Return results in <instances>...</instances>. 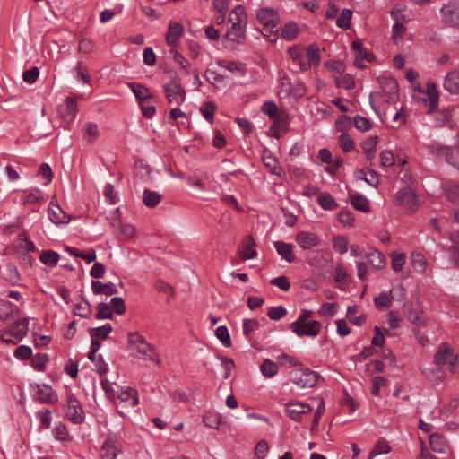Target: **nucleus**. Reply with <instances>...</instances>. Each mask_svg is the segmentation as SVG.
<instances>
[{
    "label": "nucleus",
    "mask_w": 459,
    "mask_h": 459,
    "mask_svg": "<svg viewBox=\"0 0 459 459\" xmlns=\"http://www.w3.org/2000/svg\"><path fill=\"white\" fill-rule=\"evenodd\" d=\"M289 55L293 64L298 65L302 71L318 65L321 59L319 48L316 45H310L307 48L295 45L289 49Z\"/></svg>",
    "instance_id": "f257e3e1"
},
{
    "label": "nucleus",
    "mask_w": 459,
    "mask_h": 459,
    "mask_svg": "<svg viewBox=\"0 0 459 459\" xmlns=\"http://www.w3.org/2000/svg\"><path fill=\"white\" fill-rule=\"evenodd\" d=\"M381 89L369 94L371 108L377 111L381 103H394L399 99L398 83L393 78H385L380 82Z\"/></svg>",
    "instance_id": "f03ea898"
},
{
    "label": "nucleus",
    "mask_w": 459,
    "mask_h": 459,
    "mask_svg": "<svg viewBox=\"0 0 459 459\" xmlns=\"http://www.w3.org/2000/svg\"><path fill=\"white\" fill-rule=\"evenodd\" d=\"M29 323V317L16 320L12 326L0 330V339L5 343L17 344L27 335Z\"/></svg>",
    "instance_id": "7ed1b4c3"
},
{
    "label": "nucleus",
    "mask_w": 459,
    "mask_h": 459,
    "mask_svg": "<svg viewBox=\"0 0 459 459\" xmlns=\"http://www.w3.org/2000/svg\"><path fill=\"white\" fill-rule=\"evenodd\" d=\"M117 411L125 417L126 416V409L134 408L139 403L138 393L135 389L129 386H119L117 391Z\"/></svg>",
    "instance_id": "20e7f679"
},
{
    "label": "nucleus",
    "mask_w": 459,
    "mask_h": 459,
    "mask_svg": "<svg viewBox=\"0 0 459 459\" xmlns=\"http://www.w3.org/2000/svg\"><path fill=\"white\" fill-rule=\"evenodd\" d=\"M429 154L444 159L450 165L459 169V159L457 158L456 152H454L451 148L447 145H444L437 141H430L427 145Z\"/></svg>",
    "instance_id": "39448f33"
},
{
    "label": "nucleus",
    "mask_w": 459,
    "mask_h": 459,
    "mask_svg": "<svg viewBox=\"0 0 459 459\" xmlns=\"http://www.w3.org/2000/svg\"><path fill=\"white\" fill-rule=\"evenodd\" d=\"M394 203L409 212H413L420 204L416 192L411 187H403L397 191Z\"/></svg>",
    "instance_id": "423d86ee"
},
{
    "label": "nucleus",
    "mask_w": 459,
    "mask_h": 459,
    "mask_svg": "<svg viewBox=\"0 0 459 459\" xmlns=\"http://www.w3.org/2000/svg\"><path fill=\"white\" fill-rule=\"evenodd\" d=\"M414 91L415 97L423 102L429 112H432L437 108L439 93L435 83L428 82L426 91L415 89Z\"/></svg>",
    "instance_id": "0eeeda50"
},
{
    "label": "nucleus",
    "mask_w": 459,
    "mask_h": 459,
    "mask_svg": "<svg viewBox=\"0 0 459 459\" xmlns=\"http://www.w3.org/2000/svg\"><path fill=\"white\" fill-rule=\"evenodd\" d=\"M290 327L299 337L308 336L314 338L319 334L321 324L316 320H311L307 323H291Z\"/></svg>",
    "instance_id": "6e6552de"
},
{
    "label": "nucleus",
    "mask_w": 459,
    "mask_h": 459,
    "mask_svg": "<svg viewBox=\"0 0 459 459\" xmlns=\"http://www.w3.org/2000/svg\"><path fill=\"white\" fill-rule=\"evenodd\" d=\"M440 14L444 23L459 28V2L452 1L444 4Z\"/></svg>",
    "instance_id": "1a4fd4ad"
},
{
    "label": "nucleus",
    "mask_w": 459,
    "mask_h": 459,
    "mask_svg": "<svg viewBox=\"0 0 459 459\" xmlns=\"http://www.w3.org/2000/svg\"><path fill=\"white\" fill-rule=\"evenodd\" d=\"M257 21L268 30L276 28L280 21L279 13L271 7H263L256 12Z\"/></svg>",
    "instance_id": "9d476101"
},
{
    "label": "nucleus",
    "mask_w": 459,
    "mask_h": 459,
    "mask_svg": "<svg viewBox=\"0 0 459 459\" xmlns=\"http://www.w3.org/2000/svg\"><path fill=\"white\" fill-rule=\"evenodd\" d=\"M291 379L299 387H313L316 384L317 374L307 368L297 369L292 373Z\"/></svg>",
    "instance_id": "9b49d317"
},
{
    "label": "nucleus",
    "mask_w": 459,
    "mask_h": 459,
    "mask_svg": "<svg viewBox=\"0 0 459 459\" xmlns=\"http://www.w3.org/2000/svg\"><path fill=\"white\" fill-rule=\"evenodd\" d=\"M65 415L70 421L75 424H80L84 420L85 416L81 403L74 395L67 397Z\"/></svg>",
    "instance_id": "f8f14e48"
},
{
    "label": "nucleus",
    "mask_w": 459,
    "mask_h": 459,
    "mask_svg": "<svg viewBox=\"0 0 459 459\" xmlns=\"http://www.w3.org/2000/svg\"><path fill=\"white\" fill-rule=\"evenodd\" d=\"M16 199L21 204H36L43 201V193L39 188H29L24 190H16Z\"/></svg>",
    "instance_id": "ddd939ff"
},
{
    "label": "nucleus",
    "mask_w": 459,
    "mask_h": 459,
    "mask_svg": "<svg viewBox=\"0 0 459 459\" xmlns=\"http://www.w3.org/2000/svg\"><path fill=\"white\" fill-rule=\"evenodd\" d=\"M457 360V357L454 356L449 345L443 342L439 345L437 353L434 356V361L437 365L441 366L446 363L450 366V370H453Z\"/></svg>",
    "instance_id": "4468645a"
},
{
    "label": "nucleus",
    "mask_w": 459,
    "mask_h": 459,
    "mask_svg": "<svg viewBox=\"0 0 459 459\" xmlns=\"http://www.w3.org/2000/svg\"><path fill=\"white\" fill-rule=\"evenodd\" d=\"M35 399L41 403L54 404L58 401V396L48 385H35Z\"/></svg>",
    "instance_id": "2eb2a0df"
},
{
    "label": "nucleus",
    "mask_w": 459,
    "mask_h": 459,
    "mask_svg": "<svg viewBox=\"0 0 459 459\" xmlns=\"http://www.w3.org/2000/svg\"><path fill=\"white\" fill-rule=\"evenodd\" d=\"M285 411L287 415L293 420L299 421L304 414H307L312 411L309 404L300 402H290L286 403Z\"/></svg>",
    "instance_id": "dca6fc26"
},
{
    "label": "nucleus",
    "mask_w": 459,
    "mask_h": 459,
    "mask_svg": "<svg viewBox=\"0 0 459 459\" xmlns=\"http://www.w3.org/2000/svg\"><path fill=\"white\" fill-rule=\"evenodd\" d=\"M295 241L303 250H308L319 245V238L314 232L302 230L297 233Z\"/></svg>",
    "instance_id": "f3484780"
},
{
    "label": "nucleus",
    "mask_w": 459,
    "mask_h": 459,
    "mask_svg": "<svg viewBox=\"0 0 459 459\" xmlns=\"http://www.w3.org/2000/svg\"><path fill=\"white\" fill-rule=\"evenodd\" d=\"M165 92L170 104L181 105L186 100L185 91L176 82H169L165 86Z\"/></svg>",
    "instance_id": "a211bd4d"
},
{
    "label": "nucleus",
    "mask_w": 459,
    "mask_h": 459,
    "mask_svg": "<svg viewBox=\"0 0 459 459\" xmlns=\"http://www.w3.org/2000/svg\"><path fill=\"white\" fill-rule=\"evenodd\" d=\"M48 213L49 220L56 225L67 224L71 221V217L53 200L49 204Z\"/></svg>",
    "instance_id": "6ab92c4d"
},
{
    "label": "nucleus",
    "mask_w": 459,
    "mask_h": 459,
    "mask_svg": "<svg viewBox=\"0 0 459 459\" xmlns=\"http://www.w3.org/2000/svg\"><path fill=\"white\" fill-rule=\"evenodd\" d=\"M77 112V105L74 99L67 97L59 106V114L63 120L71 123L74 120Z\"/></svg>",
    "instance_id": "aec40b11"
},
{
    "label": "nucleus",
    "mask_w": 459,
    "mask_h": 459,
    "mask_svg": "<svg viewBox=\"0 0 459 459\" xmlns=\"http://www.w3.org/2000/svg\"><path fill=\"white\" fill-rule=\"evenodd\" d=\"M184 28L179 22H170L166 35V42L169 46L175 48L178 46V40L183 35Z\"/></svg>",
    "instance_id": "412c9836"
},
{
    "label": "nucleus",
    "mask_w": 459,
    "mask_h": 459,
    "mask_svg": "<svg viewBox=\"0 0 459 459\" xmlns=\"http://www.w3.org/2000/svg\"><path fill=\"white\" fill-rule=\"evenodd\" d=\"M262 160L264 165L269 171L278 177H281L283 173L282 168L280 166L277 159L271 153L270 151L264 150L262 153Z\"/></svg>",
    "instance_id": "4be33fe9"
},
{
    "label": "nucleus",
    "mask_w": 459,
    "mask_h": 459,
    "mask_svg": "<svg viewBox=\"0 0 459 459\" xmlns=\"http://www.w3.org/2000/svg\"><path fill=\"white\" fill-rule=\"evenodd\" d=\"M118 452V444L116 437L108 436L101 447V458L116 459Z\"/></svg>",
    "instance_id": "5701e85b"
},
{
    "label": "nucleus",
    "mask_w": 459,
    "mask_h": 459,
    "mask_svg": "<svg viewBox=\"0 0 459 459\" xmlns=\"http://www.w3.org/2000/svg\"><path fill=\"white\" fill-rule=\"evenodd\" d=\"M352 47L356 50L355 65L359 68H365L364 61L371 62L373 60L372 54L365 49L360 42L354 41Z\"/></svg>",
    "instance_id": "b1692460"
},
{
    "label": "nucleus",
    "mask_w": 459,
    "mask_h": 459,
    "mask_svg": "<svg viewBox=\"0 0 459 459\" xmlns=\"http://www.w3.org/2000/svg\"><path fill=\"white\" fill-rule=\"evenodd\" d=\"M204 78L209 83L218 89L224 88L229 83V78L227 75L221 74L212 69H207L205 71Z\"/></svg>",
    "instance_id": "393cba45"
},
{
    "label": "nucleus",
    "mask_w": 459,
    "mask_h": 459,
    "mask_svg": "<svg viewBox=\"0 0 459 459\" xmlns=\"http://www.w3.org/2000/svg\"><path fill=\"white\" fill-rule=\"evenodd\" d=\"M444 89L451 94H459V71L449 72L444 79Z\"/></svg>",
    "instance_id": "a878e982"
},
{
    "label": "nucleus",
    "mask_w": 459,
    "mask_h": 459,
    "mask_svg": "<svg viewBox=\"0 0 459 459\" xmlns=\"http://www.w3.org/2000/svg\"><path fill=\"white\" fill-rule=\"evenodd\" d=\"M137 354L140 358L149 360L157 365L162 364L160 353L158 352L156 348L151 343L146 344L141 351L137 352Z\"/></svg>",
    "instance_id": "bb28decb"
},
{
    "label": "nucleus",
    "mask_w": 459,
    "mask_h": 459,
    "mask_svg": "<svg viewBox=\"0 0 459 459\" xmlns=\"http://www.w3.org/2000/svg\"><path fill=\"white\" fill-rule=\"evenodd\" d=\"M137 354L140 358L149 360L157 365L162 364L160 353L158 352L156 348L151 343L146 344L141 351L137 352Z\"/></svg>",
    "instance_id": "cd10ccee"
},
{
    "label": "nucleus",
    "mask_w": 459,
    "mask_h": 459,
    "mask_svg": "<svg viewBox=\"0 0 459 459\" xmlns=\"http://www.w3.org/2000/svg\"><path fill=\"white\" fill-rule=\"evenodd\" d=\"M273 246L277 251V254L288 263L294 261L293 246L284 241H275Z\"/></svg>",
    "instance_id": "c85d7f7f"
},
{
    "label": "nucleus",
    "mask_w": 459,
    "mask_h": 459,
    "mask_svg": "<svg viewBox=\"0 0 459 459\" xmlns=\"http://www.w3.org/2000/svg\"><path fill=\"white\" fill-rule=\"evenodd\" d=\"M91 290L95 295L104 294L111 296L117 293V289L113 282L102 283L99 281L91 282Z\"/></svg>",
    "instance_id": "c756f323"
},
{
    "label": "nucleus",
    "mask_w": 459,
    "mask_h": 459,
    "mask_svg": "<svg viewBox=\"0 0 459 459\" xmlns=\"http://www.w3.org/2000/svg\"><path fill=\"white\" fill-rule=\"evenodd\" d=\"M239 255L245 259L249 260L256 257L257 253L255 250V240L252 237H247L239 249Z\"/></svg>",
    "instance_id": "7c9ffc66"
},
{
    "label": "nucleus",
    "mask_w": 459,
    "mask_h": 459,
    "mask_svg": "<svg viewBox=\"0 0 459 459\" xmlns=\"http://www.w3.org/2000/svg\"><path fill=\"white\" fill-rule=\"evenodd\" d=\"M217 64L219 67L229 71L234 75H244L246 74V67L240 62L220 60Z\"/></svg>",
    "instance_id": "2f4dec72"
},
{
    "label": "nucleus",
    "mask_w": 459,
    "mask_h": 459,
    "mask_svg": "<svg viewBox=\"0 0 459 459\" xmlns=\"http://www.w3.org/2000/svg\"><path fill=\"white\" fill-rule=\"evenodd\" d=\"M231 24L247 25V14L243 5L236 6L229 15Z\"/></svg>",
    "instance_id": "473e14b6"
},
{
    "label": "nucleus",
    "mask_w": 459,
    "mask_h": 459,
    "mask_svg": "<svg viewBox=\"0 0 459 459\" xmlns=\"http://www.w3.org/2000/svg\"><path fill=\"white\" fill-rule=\"evenodd\" d=\"M19 313V307L8 300H0V320L7 321Z\"/></svg>",
    "instance_id": "72a5a7b5"
},
{
    "label": "nucleus",
    "mask_w": 459,
    "mask_h": 459,
    "mask_svg": "<svg viewBox=\"0 0 459 459\" xmlns=\"http://www.w3.org/2000/svg\"><path fill=\"white\" fill-rule=\"evenodd\" d=\"M430 448L436 453H446L448 450V444L446 438L437 434H431L429 437Z\"/></svg>",
    "instance_id": "f704fd0d"
},
{
    "label": "nucleus",
    "mask_w": 459,
    "mask_h": 459,
    "mask_svg": "<svg viewBox=\"0 0 459 459\" xmlns=\"http://www.w3.org/2000/svg\"><path fill=\"white\" fill-rule=\"evenodd\" d=\"M247 30L246 25L231 24V27L228 30L224 35V39L232 42H238L244 38Z\"/></svg>",
    "instance_id": "c9c22d12"
},
{
    "label": "nucleus",
    "mask_w": 459,
    "mask_h": 459,
    "mask_svg": "<svg viewBox=\"0 0 459 459\" xmlns=\"http://www.w3.org/2000/svg\"><path fill=\"white\" fill-rule=\"evenodd\" d=\"M127 342L130 347L134 350L136 353L149 343L144 336L139 332H129L127 333Z\"/></svg>",
    "instance_id": "e433bc0d"
},
{
    "label": "nucleus",
    "mask_w": 459,
    "mask_h": 459,
    "mask_svg": "<svg viewBox=\"0 0 459 459\" xmlns=\"http://www.w3.org/2000/svg\"><path fill=\"white\" fill-rule=\"evenodd\" d=\"M128 87L134 92L135 98L140 103H143L144 101H147L153 97L146 87L139 83L130 82L128 83Z\"/></svg>",
    "instance_id": "4c0bfd02"
},
{
    "label": "nucleus",
    "mask_w": 459,
    "mask_h": 459,
    "mask_svg": "<svg viewBox=\"0 0 459 459\" xmlns=\"http://www.w3.org/2000/svg\"><path fill=\"white\" fill-rule=\"evenodd\" d=\"M299 34V28L298 24L294 22H287L281 29V37L286 40H293Z\"/></svg>",
    "instance_id": "58836bf2"
},
{
    "label": "nucleus",
    "mask_w": 459,
    "mask_h": 459,
    "mask_svg": "<svg viewBox=\"0 0 459 459\" xmlns=\"http://www.w3.org/2000/svg\"><path fill=\"white\" fill-rule=\"evenodd\" d=\"M317 202L320 206L325 211H333L338 207V204L333 197L327 192H323L318 195Z\"/></svg>",
    "instance_id": "ea45409f"
},
{
    "label": "nucleus",
    "mask_w": 459,
    "mask_h": 459,
    "mask_svg": "<svg viewBox=\"0 0 459 459\" xmlns=\"http://www.w3.org/2000/svg\"><path fill=\"white\" fill-rule=\"evenodd\" d=\"M161 200V195L152 190L145 189L143 194V202L145 206L152 208L157 206Z\"/></svg>",
    "instance_id": "a19ab883"
},
{
    "label": "nucleus",
    "mask_w": 459,
    "mask_h": 459,
    "mask_svg": "<svg viewBox=\"0 0 459 459\" xmlns=\"http://www.w3.org/2000/svg\"><path fill=\"white\" fill-rule=\"evenodd\" d=\"M73 312L82 318H87L91 314V307L87 300L81 299L74 304Z\"/></svg>",
    "instance_id": "79ce46f5"
},
{
    "label": "nucleus",
    "mask_w": 459,
    "mask_h": 459,
    "mask_svg": "<svg viewBox=\"0 0 459 459\" xmlns=\"http://www.w3.org/2000/svg\"><path fill=\"white\" fill-rule=\"evenodd\" d=\"M391 17L394 21L409 22L411 15L407 13L406 5L403 4H397L391 11Z\"/></svg>",
    "instance_id": "37998d69"
},
{
    "label": "nucleus",
    "mask_w": 459,
    "mask_h": 459,
    "mask_svg": "<svg viewBox=\"0 0 459 459\" xmlns=\"http://www.w3.org/2000/svg\"><path fill=\"white\" fill-rule=\"evenodd\" d=\"M411 264L413 270L417 273H423L426 270L427 261L423 255L420 253H412L411 255Z\"/></svg>",
    "instance_id": "c03bdc74"
},
{
    "label": "nucleus",
    "mask_w": 459,
    "mask_h": 459,
    "mask_svg": "<svg viewBox=\"0 0 459 459\" xmlns=\"http://www.w3.org/2000/svg\"><path fill=\"white\" fill-rule=\"evenodd\" d=\"M391 452V447L389 444L382 439L379 440L372 448V450L369 453L368 459H374L376 456L380 455H385Z\"/></svg>",
    "instance_id": "a18cd8bd"
},
{
    "label": "nucleus",
    "mask_w": 459,
    "mask_h": 459,
    "mask_svg": "<svg viewBox=\"0 0 459 459\" xmlns=\"http://www.w3.org/2000/svg\"><path fill=\"white\" fill-rule=\"evenodd\" d=\"M59 255L53 250L43 251L39 256V261L46 265L55 266L58 263Z\"/></svg>",
    "instance_id": "49530a36"
},
{
    "label": "nucleus",
    "mask_w": 459,
    "mask_h": 459,
    "mask_svg": "<svg viewBox=\"0 0 459 459\" xmlns=\"http://www.w3.org/2000/svg\"><path fill=\"white\" fill-rule=\"evenodd\" d=\"M377 144V136H370L362 144L363 151L368 160H372L375 156Z\"/></svg>",
    "instance_id": "de8ad7c7"
},
{
    "label": "nucleus",
    "mask_w": 459,
    "mask_h": 459,
    "mask_svg": "<svg viewBox=\"0 0 459 459\" xmlns=\"http://www.w3.org/2000/svg\"><path fill=\"white\" fill-rule=\"evenodd\" d=\"M351 203L352 206L360 212H368L369 211V203L368 199L359 195H351Z\"/></svg>",
    "instance_id": "09e8293b"
},
{
    "label": "nucleus",
    "mask_w": 459,
    "mask_h": 459,
    "mask_svg": "<svg viewBox=\"0 0 459 459\" xmlns=\"http://www.w3.org/2000/svg\"><path fill=\"white\" fill-rule=\"evenodd\" d=\"M100 130L96 124L87 123L83 130V137L88 143H92L100 135Z\"/></svg>",
    "instance_id": "8fccbe9b"
},
{
    "label": "nucleus",
    "mask_w": 459,
    "mask_h": 459,
    "mask_svg": "<svg viewBox=\"0 0 459 459\" xmlns=\"http://www.w3.org/2000/svg\"><path fill=\"white\" fill-rule=\"evenodd\" d=\"M262 374L267 377H273L278 372V366L273 360L266 359L260 367Z\"/></svg>",
    "instance_id": "3c124183"
},
{
    "label": "nucleus",
    "mask_w": 459,
    "mask_h": 459,
    "mask_svg": "<svg viewBox=\"0 0 459 459\" xmlns=\"http://www.w3.org/2000/svg\"><path fill=\"white\" fill-rule=\"evenodd\" d=\"M352 12L351 9H343L337 16L336 24L339 28L348 29L351 26Z\"/></svg>",
    "instance_id": "603ef678"
},
{
    "label": "nucleus",
    "mask_w": 459,
    "mask_h": 459,
    "mask_svg": "<svg viewBox=\"0 0 459 459\" xmlns=\"http://www.w3.org/2000/svg\"><path fill=\"white\" fill-rule=\"evenodd\" d=\"M112 331L110 324H105L99 327H94L90 330V335L100 339H106Z\"/></svg>",
    "instance_id": "864d4df0"
},
{
    "label": "nucleus",
    "mask_w": 459,
    "mask_h": 459,
    "mask_svg": "<svg viewBox=\"0 0 459 459\" xmlns=\"http://www.w3.org/2000/svg\"><path fill=\"white\" fill-rule=\"evenodd\" d=\"M215 335L224 347H230V335L226 326L221 325L215 330Z\"/></svg>",
    "instance_id": "5fc2aeb1"
},
{
    "label": "nucleus",
    "mask_w": 459,
    "mask_h": 459,
    "mask_svg": "<svg viewBox=\"0 0 459 459\" xmlns=\"http://www.w3.org/2000/svg\"><path fill=\"white\" fill-rule=\"evenodd\" d=\"M333 248L335 252L343 255L348 250V241L342 236H335L333 238Z\"/></svg>",
    "instance_id": "6e6d98bb"
},
{
    "label": "nucleus",
    "mask_w": 459,
    "mask_h": 459,
    "mask_svg": "<svg viewBox=\"0 0 459 459\" xmlns=\"http://www.w3.org/2000/svg\"><path fill=\"white\" fill-rule=\"evenodd\" d=\"M215 110L216 105L213 102H205L200 108L201 114L209 122L213 121Z\"/></svg>",
    "instance_id": "4d7b16f0"
},
{
    "label": "nucleus",
    "mask_w": 459,
    "mask_h": 459,
    "mask_svg": "<svg viewBox=\"0 0 459 459\" xmlns=\"http://www.w3.org/2000/svg\"><path fill=\"white\" fill-rule=\"evenodd\" d=\"M170 53L173 55V59L179 68L186 74H189L190 62L176 50H171Z\"/></svg>",
    "instance_id": "13d9d810"
},
{
    "label": "nucleus",
    "mask_w": 459,
    "mask_h": 459,
    "mask_svg": "<svg viewBox=\"0 0 459 459\" xmlns=\"http://www.w3.org/2000/svg\"><path fill=\"white\" fill-rule=\"evenodd\" d=\"M96 317L98 319H111L113 317V312L108 303L101 302L97 306Z\"/></svg>",
    "instance_id": "bf43d9fd"
},
{
    "label": "nucleus",
    "mask_w": 459,
    "mask_h": 459,
    "mask_svg": "<svg viewBox=\"0 0 459 459\" xmlns=\"http://www.w3.org/2000/svg\"><path fill=\"white\" fill-rule=\"evenodd\" d=\"M374 303L377 308L384 309L389 307L392 304V299L386 292H381L374 299Z\"/></svg>",
    "instance_id": "052dcab7"
},
{
    "label": "nucleus",
    "mask_w": 459,
    "mask_h": 459,
    "mask_svg": "<svg viewBox=\"0 0 459 459\" xmlns=\"http://www.w3.org/2000/svg\"><path fill=\"white\" fill-rule=\"evenodd\" d=\"M205 426L212 429H218L221 424L220 417L212 412H206L203 417Z\"/></svg>",
    "instance_id": "680f3d73"
},
{
    "label": "nucleus",
    "mask_w": 459,
    "mask_h": 459,
    "mask_svg": "<svg viewBox=\"0 0 459 459\" xmlns=\"http://www.w3.org/2000/svg\"><path fill=\"white\" fill-rule=\"evenodd\" d=\"M381 166L383 168H389L394 165L395 159L393 152L385 150L380 153Z\"/></svg>",
    "instance_id": "e2e57ef3"
},
{
    "label": "nucleus",
    "mask_w": 459,
    "mask_h": 459,
    "mask_svg": "<svg viewBox=\"0 0 459 459\" xmlns=\"http://www.w3.org/2000/svg\"><path fill=\"white\" fill-rule=\"evenodd\" d=\"M261 110L264 114L268 115L270 117H275L278 113V107L273 100L264 101L261 107Z\"/></svg>",
    "instance_id": "0e129e2a"
},
{
    "label": "nucleus",
    "mask_w": 459,
    "mask_h": 459,
    "mask_svg": "<svg viewBox=\"0 0 459 459\" xmlns=\"http://www.w3.org/2000/svg\"><path fill=\"white\" fill-rule=\"evenodd\" d=\"M110 308L117 315H123L126 311V306L124 300L120 297H114L110 300Z\"/></svg>",
    "instance_id": "69168bd1"
},
{
    "label": "nucleus",
    "mask_w": 459,
    "mask_h": 459,
    "mask_svg": "<svg viewBox=\"0 0 459 459\" xmlns=\"http://www.w3.org/2000/svg\"><path fill=\"white\" fill-rule=\"evenodd\" d=\"M336 84L338 87L351 90L355 86L354 79L351 74H344L342 77L336 79Z\"/></svg>",
    "instance_id": "338daca9"
},
{
    "label": "nucleus",
    "mask_w": 459,
    "mask_h": 459,
    "mask_svg": "<svg viewBox=\"0 0 459 459\" xmlns=\"http://www.w3.org/2000/svg\"><path fill=\"white\" fill-rule=\"evenodd\" d=\"M354 125L355 127L361 132H367L371 128L370 121L362 116H356L354 117Z\"/></svg>",
    "instance_id": "774afa93"
}]
</instances>
